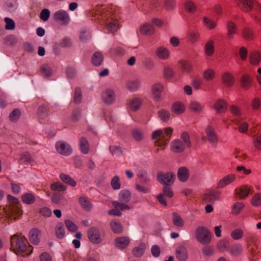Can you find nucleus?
<instances>
[{"label":"nucleus","instance_id":"nucleus-6","mask_svg":"<svg viewBox=\"0 0 261 261\" xmlns=\"http://www.w3.org/2000/svg\"><path fill=\"white\" fill-rule=\"evenodd\" d=\"M195 237L201 244H208L211 241V232L203 226L198 227L195 230Z\"/></svg>","mask_w":261,"mask_h":261},{"label":"nucleus","instance_id":"nucleus-44","mask_svg":"<svg viewBox=\"0 0 261 261\" xmlns=\"http://www.w3.org/2000/svg\"><path fill=\"white\" fill-rule=\"evenodd\" d=\"M243 250L242 246L240 244L233 245L230 249V254L233 256H238L241 254Z\"/></svg>","mask_w":261,"mask_h":261},{"label":"nucleus","instance_id":"nucleus-50","mask_svg":"<svg viewBox=\"0 0 261 261\" xmlns=\"http://www.w3.org/2000/svg\"><path fill=\"white\" fill-rule=\"evenodd\" d=\"M17 8V3L16 0H7L6 8L8 11L13 12Z\"/></svg>","mask_w":261,"mask_h":261},{"label":"nucleus","instance_id":"nucleus-53","mask_svg":"<svg viewBox=\"0 0 261 261\" xmlns=\"http://www.w3.org/2000/svg\"><path fill=\"white\" fill-rule=\"evenodd\" d=\"M50 188L52 190L63 191L66 189V187L59 182H54L51 185Z\"/></svg>","mask_w":261,"mask_h":261},{"label":"nucleus","instance_id":"nucleus-29","mask_svg":"<svg viewBox=\"0 0 261 261\" xmlns=\"http://www.w3.org/2000/svg\"><path fill=\"white\" fill-rule=\"evenodd\" d=\"M142 104V101L139 97H134L130 99L129 101V109L135 111L138 110Z\"/></svg>","mask_w":261,"mask_h":261},{"label":"nucleus","instance_id":"nucleus-40","mask_svg":"<svg viewBox=\"0 0 261 261\" xmlns=\"http://www.w3.org/2000/svg\"><path fill=\"white\" fill-rule=\"evenodd\" d=\"M60 177L61 179L65 183L67 184L72 187H74L76 185V182H75V181L70 176L66 174H61L60 175Z\"/></svg>","mask_w":261,"mask_h":261},{"label":"nucleus","instance_id":"nucleus-21","mask_svg":"<svg viewBox=\"0 0 261 261\" xmlns=\"http://www.w3.org/2000/svg\"><path fill=\"white\" fill-rule=\"evenodd\" d=\"M228 104L224 100L219 99L217 100L214 105V108L217 112L224 113L227 109Z\"/></svg>","mask_w":261,"mask_h":261},{"label":"nucleus","instance_id":"nucleus-62","mask_svg":"<svg viewBox=\"0 0 261 261\" xmlns=\"http://www.w3.org/2000/svg\"><path fill=\"white\" fill-rule=\"evenodd\" d=\"M244 206V205L243 203L237 202L234 203L232 208L233 213L236 215L238 214L243 208Z\"/></svg>","mask_w":261,"mask_h":261},{"label":"nucleus","instance_id":"nucleus-7","mask_svg":"<svg viewBox=\"0 0 261 261\" xmlns=\"http://www.w3.org/2000/svg\"><path fill=\"white\" fill-rule=\"evenodd\" d=\"M53 17L56 21L60 22L64 25L68 24L70 20L68 13L62 9L56 11L54 14Z\"/></svg>","mask_w":261,"mask_h":261},{"label":"nucleus","instance_id":"nucleus-2","mask_svg":"<svg viewBox=\"0 0 261 261\" xmlns=\"http://www.w3.org/2000/svg\"><path fill=\"white\" fill-rule=\"evenodd\" d=\"M9 204L4 208L6 218L12 221L18 219L22 215L21 204L18 199L10 195L7 196Z\"/></svg>","mask_w":261,"mask_h":261},{"label":"nucleus","instance_id":"nucleus-35","mask_svg":"<svg viewBox=\"0 0 261 261\" xmlns=\"http://www.w3.org/2000/svg\"><path fill=\"white\" fill-rule=\"evenodd\" d=\"M146 249V245L144 243H140L139 246L135 247L133 250V254L136 257H140L144 254Z\"/></svg>","mask_w":261,"mask_h":261},{"label":"nucleus","instance_id":"nucleus-64","mask_svg":"<svg viewBox=\"0 0 261 261\" xmlns=\"http://www.w3.org/2000/svg\"><path fill=\"white\" fill-rule=\"evenodd\" d=\"M206 53L208 56H211L214 52L213 42L212 41L208 42L205 46Z\"/></svg>","mask_w":261,"mask_h":261},{"label":"nucleus","instance_id":"nucleus-31","mask_svg":"<svg viewBox=\"0 0 261 261\" xmlns=\"http://www.w3.org/2000/svg\"><path fill=\"white\" fill-rule=\"evenodd\" d=\"M177 176L180 181H186L189 177V171L187 168L184 167L179 168L177 172Z\"/></svg>","mask_w":261,"mask_h":261},{"label":"nucleus","instance_id":"nucleus-47","mask_svg":"<svg viewBox=\"0 0 261 261\" xmlns=\"http://www.w3.org/2000/svg\"><path fill=\"white\" fill-rule=\"evenodd\" d=\"M107 29L111 33L115 32L119 28L118 21L116 19L112 20L107 25Z\"/></svg>","mask_w":261,"mask_h":261},{"label":"nucleus","instance_id":"nucleus-54","mask_svg":"<svg viewBox=\"0 0 261 261\" xmlns=\"http://www.w3.org/2000/svg\"><path fill=\"white\" fill-rule=\"evenodd\" d=\"M82 100V91L80 88H76L74 90L73 101L75 103H80Z\"/></svg>","mask_w":261,"mask_h":261},{"label":"nucleus","instance_id":"nucleus-57","mask_svg":"<svg viewBox=\"0 0 261 261\" xmlns=\"http://www.w3.org/2000/svg\"><path fill=\"white\" fill-rule=\"evenodd\" d=\"M159 116L163 121L166 122L170 118V114L165 110H161L159 111Z\"/></svg>","mask_w":261,"mask_h":261},{"label":"nucleus","instance_id":"nucleus-14","mask_svg":"<svg viewBox=\"0 0 261 261\" xmlns=\"http://www.w3.org/2000/svg\"><path fill=\"white\" fill-rule=\"evenodd\" d=\"M171 150L176 153L181 152L185 149V145L180 140L176 139L173 140L170 144Z\"/></svg>","mask_w":261,"mask_h":261},{"label":"nucleus","instance_id":"nucleus-46","mask_svg":"<svg viewBox=\"0 0 261 261\" xmlns=\"http://www.w3.org/2000/svg\"><path fill=\"white\" fill-rule=\"evenodd\" d=\"M79 202L83 208L86 211L91 210L92 205L88 199L85 197H82L79 198Z\"/></svg>","mask_w":261,"mask_h":261},{"label":"nucleus","instance_id":"nucleus-9","mask_svg":"<svg viewBox=\"0 0 261 261\" xmlns=\"http://www.w3.org/2000/svg\"><path fill=\"white\" fill-rule=\"evenodd\" d=\"M175 174L171 172H160L157 174L158 181L165 185H169L174 182Z\"/></svg>","mask_w":261,"mask_h":261},{"label":"nucleus","instance_id":"nucleus-45","mask_svg":"<svg viewBox=\"0 0 261 261\" xmlns=\"http://www.w3.org/2000/svg\"><path fill=\"white\" fill-rule=\"evenodd\" d=\"M40 71L43 76L49 77L53 73L51 67L47 64H43L40 67Z\"/></svg>","mask_w":261,"mask_h":261},{"label":"nucleus","instance_id":"nucleus-16","mask_svg":"<svg viewBox=\"0 0 261 261\" xmlns=\"http://www.w3.org/2000/svg\"><path fill=\"white\" fill-rule=\"evenodd\" d=\"M249 61L251 64L258 66L261 61V54L258 50H253L249 55Z\"/></svg>","mask_w":261,"mask_h":261},{"label":"nucleus","instance_id":"nucleus-58","mask_svg":"<svg viewBox=\"0 0 261 261\" xmlns=\"http://www.w3.org/2000/svg\"><path fill=\"white\" fill-rule=\"evenodd\" d=\"M251 204L253 206L257 207L261 205V195L260 194H256L252 197Z\"/></svg>","mask_w":261,"mask_h":261},{"label":"nucleus","instance_id":"nucleus-34","mask_svg":"<svg viewBox=\"0 0 261 261\" xmlns=\"http://www.w3.org/2000/svg\"><path fill=\"white\" fill-rule=\"evenodd\" d=\"M37 115L40 120H43L48 117V109L45 106H41L38 108Z\"/></svg>","mask_w":261,"mask_h":261},{"label":"nucleus","instance_id":"nucleus-39","mask_svg":"<svg viewBox=\"0 0 261 261\" xmlns=\"http://www.w3.org/2000/svg\"><path fill=\"white\" fill-rule=\"evenodd\" d=\"M241 82L242 86L244 89H249L251 85V80L250 76L246 74L242 75L241 79Z\"/></svg>","mask_w":261,"mask_h":261},{"label":"nucleus","instance_id":"nucleus-63","mask_svg":"<svg viewBox=\"0 0 261 261\" xmlns=\"http://www.w3.org/2000/svg\"><path fill=\"white\" fill-rule=\"evenodd\" d=\"M110 152L114 155L119 156L121 154L122 151L121 148L117 146H110L109 147Z\"/></svg>","mask_w":261,"mask_h":261},{"label":"nucleus","instance_id":"nucleus-22","mask_svg":"<svg viewBox=\"0 0 261 261\" xmlns=\"http://www.w3.org/2000/svg\"><path fill=\"white\" fill-rule=\"evenodd\" d=\"M21 200L24 203L31 205L35 203L36 197L32 192H28L22 195Z\"/></svg>","mask_w":261,"mask_h":261},{"label":"nucleus","instance_id":"nucleus-51","mask_svg":"<svg viewBox=\"0 0 261 261\" xmlns=\"http://www.w3.org/2000/svg\"><path fill=\"white\" fill-rule=\"evenodd\" d=\"M215 76V71L212 69H207L203 73V76L207 81L212 80Z\"/></svg>","mask_w":261,"mask_h":261},{"label":"nucleus","instance_id":"nucleus-56","mask_svg":"<svg viewBox=\"0 0 261 261\" xmlns=\"http://www.w3.org/2000/svg\"><path fill=\"white\" fill-rule=\"evenodd\" d=\"M32 161V158L30 153L28 152H23L21 154L20 159L19 160L20 163H25L28 164Z\"/></svg>","mask_w":261,"mask_h":261},{"label":"nucleus","instance_id":"nucleus-49","mask_svg":"<svg viewBox=\"0 0 261 261\" xmlns=\"http://www.w3.org/2000/svg\"><path fill=\"white\" fill-rule=\"evenodd\" d=\"M21 112L18 109H15L10 113L9 115V119L12 122H15L18 120L20 116Z\"/></svg>","mask_w":261,"mask_h":261},{"label":"nucleus","instance_id":"nucleus-32","mask_svg":"<svg viewBox=\"0 0 261 261\" xmlns=\"http://www.w3.org/2000/svg\"><path fill=\"white\" fill-rule=\"evenodd\" d=\"M189 108L193 112L199 113L202 111L203 106L196 101H192L189 105Z\"/></svg>","mask_w":261,"mask_h":261},{"label":"nucleus","instance_id":"nucleus-15","mask_svg":"<svg viewBox=\"0 0 261 261\" xmlns=\"http://www.w3.org/2000/svg\"><path fill=\"white\" fill-rule=\"evenodd\" d=\"M115 98V93L112 89L106 90L102 95L103 101L107 105H110L114 102Z\"/></svg>","mask_w":261,"mask_h":261},{"label":"nucleus","instance_id":"nucleus-20","mask_svg":"<svg viewBox=\"0 0 261 261\" xmlns=\"http://www.w3.org/2000/svg\"><path fill=\"white\" fill-rule=\"evenodd\" d=\"M163 90V86L159 83L154 84L152 87V93L154 99L158 101L161 98V94Z\"/></svg>","mask_w":261,"mask_h":261},{"label":"nucleus","instance_id":"nucleus-55","mask_svg":"<svg viewBox=\"0 0 261 261\" xmlns=\"http://www.w3.org/2000/svg\"><path fill=\"white\" fill-rule=\"evenodd\" d=\"M203 20L205 25L209 29H213L216 27V22L206 16L203 17Z\"/></svg>","mask_w":261,"mask_h":261},{"label":"nucleus","instance_id":"nucleus-10","mask_svg":"<svg viewBox=\"0 0 261 261\" xmlns=\"http://www.w3.org/2000/svg\"><path fill=\"white\" fill-rule=\"evenodd\" d=\"M88 237L89 240L94 244H99L101 242V234L99 230L95 227L89 228L88 231Z\"/></svg>","mask_w":261,"mask_h":261},{"label":"nucleus","instance_id":"nucleus-25","mask_svg":"<svg viewBox=\"0 0 261 261\" xmlns=\"http://www.w3.org/2000/svg\"><path fill=\"white\" fill-rule=\"evenodd\" d=\"M116 246L120 249L126 248L129 243V239L127 237H120L116 239Z\"/></svg>","mask_w":261,"mask_h":261},{"label":"nucleus","instance_id":"nucleus-52","mask_svg":"<svg viewBox=\"0 0 261 261\" xmlns=\"http://www.w3.org/2000/svg\"><path fill=\"white\" fill-rule=\"evenodd\" d=\"M4 21L6 23L5 29L7 30H13L15 28V23L14 20L9 17H5Z\"/></svg>","mask_w":261,"mask_h":261},{"label":"nucleus","instance_id":"nucleus-60","mask_svg":"<svg viewBox=\"0 0 261 261\" xmlns=\"http://www.w3.org/2000/svg\"><path fill=\"white\" fill-rule=\"evenodd\" d=\"M50 11L47 9H43L40 12V17L43 21H46L49 18Z\"/></svg>","mask_w":261,"mask_h":261},{"label":"nucleus","instance_id":"nucleus-37","mask_svg":"<svg viewBox=\"0 0 261 261\" xmlns=\"http://www.w3.org/2000/svg\"><path fill=\"white\" fill-rule=\"evenodd\" d=\"M184 7L186 10L190 13L195 12L197 9L195 4L191 0L184 1Z\"/></svg>","mask_w":261,"mask_h":261},{"label":"nucleus","instance_id":"nucleus-17","mask_svg":"<svg viewBox=\"0 0 261 261\" xmlns=\"http://www.w3.org/2000/svg\"><path fill=\"white\" fill-rule=\"evenodd\" d=\"M208 140L213 145H216L218 139L214 129L211 126H208L205 130Z\"/></svg>","mask_w":261,"mask_h":261},{"label":"nucleus","instance_id":"nucleus-48","mask_svg":"<svg viewBox=\"0 0 261 261\" xmlns=\"http://www.w3.org/2000/svg\"><path fill=\"white\" fill-rule=\"evenodd\" d=\"M56 234L58 238L62 239L65 235V230L62 223H58L56 227Z\"/></svg>","mask_w":261,"mask_h":261},{"label":"nucleus","instance_id":"nucleus-8","mask_svg":"<svg viewBox=\"0 0 261 261\" xmlns=\"http://www.w3.org/2000/svg\"><path fill=\"white\" fill-rule=\"evenodd\" d=\"M56 148L58 153L65 156L70 155L72 152L70 145L68 143L62 141L56 143Z\"/></svg>","mask_w":261,"mask_h":261},{"label":"nucleus","instance_id":"nucleus-11","mask_svg":"<svg viewBox=\"0 0 261 261\" xmlns=\"http://www.w3.org/2000/svg\"><path fill=\"white\" fill-rule=\"evenodd\" d=\"M220 195L219 192L208 190L203 194L202 198L205 202L212 203L219 199Z\"/></svg>","mask_w":261,"mask_h":261},{"label":"nucleus","instance_id":"nucleus-19","mask_svg":"<svg viewBox=\"0 0 261 261\" xmlns=\"http://www.w3.org/2000/svg\"><path fill=\"white\" fill-rule=\"evenodd\" d=\"M140 85L141 82L138 79L129 80L126 83L127 89L130 92L137 91Z\"/></svg>","mask_w":261,"mask_h":261},{"label":"nucleus","instance_id":"nucleus-18","mask_svg":"<svg viewBox=\"0 0 261 261\" xmlns=\"http://www.w3.org/2000/svg\"><path fill=\"white\" fill-rule=\"evenodd\" d=\"M176 258L180 261H185L188 258L187 248L184 246H180L176 250Z\"/></svg>","mask_w":261,"mask_h":261},{"label":"nucleus","instance_id":"nucleus-41","mask_svg":"<svg viewBox=\"0 0 261 261\" xmlns=\"http://www.w3.org/2000/svg\"><path fill=\"white\" fill-rule=\"evenodd\" d=\"M80 146L81 151L84 154L88 153L89 151V143L87 140L84 138L82 137L80 140Z\"/></svg>","mask_w":261,"mask_h":261},{"label":"nucleus","instance_id":"nucleus-42","mask_svg":"<svg viewBox=\"0 0 261 261\" xmlns=\"http://www.w3.org/2000/svg\"><path fill=\"white\" fill-rule=\"evenodd\" d=\"M227 29L228 31V37L229 39H232L233 38V34L236 32L237 27L236 24L231 22L229 21L227 24Z\"/></svg>","mask_w":261,"mask_h":261},{"label":"nucleus","instance_id":"nucleus-12","mask_svg":"<svg viewBox=\"0 0 261 261\" xmlns=\"http://www.w3.org/2000/svg\"><path fill=\"white\" fill-rule=\"evenodd\" d=\"M155 55L158 58L162 60L168 59L170 56L169 50L164 46H161L155 49Z\"/></svg>","mask_w":261,"mask_h":261},{"label":"nucleus","instance_id":"nucleus-13","mask_svg":"<svg viewBox=\"0 0 261 261\" xmlns=\"http://www.w3.org/2000/svg\"><path fill=\"white\" fill-rule=\"evenodd\" d=\"M40 231L36 228L31 229L29 234L30 241L34 245L38 244L40 242Z\"/></svg>","mask_w":261,"mask_h":261},{"label":"nucleus","instance_id":"nucleus-23","mask_svg":"<svg viewBox=\"0 0 261 261\" xmlns=\"http://www.w3.org/2000/svg\"><path fill=\"white\" fill-rule=\"evenodd\" d=\"M103 60V57L101 53L99 51L95 52L91 58L92 64L95 66H100Z\"/></svg>","mask_w":261,"mask_h":261},{"label":"nucleus","instance_id":"nucleus-59","mask_svg":"<svg viewBox=\"0 0 261 261\" xmlns=\"http://www.w3.org/2000/svg\"><path fill=\"white\" fill-rule=\"evenodd\" d=\"M243 236V231L241 229H236L231 233V237L234 240H239Z\"/></svg>","mask_w":261,"mask_h":261},{"label":"nucleus","instance_id":"nucleus-3","mask_svg":"<svg viewBox=\"0 0 261 261\" xmlns=\"http://www.w3.org/2000/svg\"><path fill=\"white\" fill-rule=\"evenodd\" d=\"M237 6L244 12L251 11L253 7L259 14L253 16L254 19L259 24H261V6L255 1L251 0H236Z\"/></svg>","mask_w":261,"mask_h":261},{"label":"nucleus","instance_id":"nucleus-36","mask_svg":"<svg viewBox=\"0 0 261 261\" xmlns=\"http://www.w3.org/2000/svg\"><path fill=\"white\" fill-rule=\"evenodd\" d=\"M250 106L252 111L257 112L261 108V99L258 97H255L252 99Z\"/></svg>","mask_w":261,"mask_h":261},{"label":"nucleus","instance_id":"nucleus-43","mask_svg":"<svg viewBox=\"0 0 261 261\" xmlns=\"http://www.w3.org/2000/svg\"><path fill=\"white\" fill-rule=\"evenodd\" d=\"M185 110L184 105L179 102H176L172 105V111L176 114L182 113Z\"/></svg>","mask_w":261,"mask_h":261},{"label":"nucleus","instance_id":"nucleus-1","mask_svg":"<svg viewBox=\"0 0 261 261\" xmlns=\"http://www.w3.org/2000/svg\"><path fill=\"white\" fill-rule=\"evenodd\" d=\"M10 243L12 251L17 255L25 256L33 252V248L29 244L27 238L21 234L17 233L11 236Z\"/></svg>","mask_w":261,"mask_h":261},{"label":"nucleus","instance_id":"nucleus-4","mask_svg":"<svg viewBox=\"0 0 261 261\" xmlns=\"http://www.w3.org/2000/svg\"><path fill=\"white\" fill-rule=\"evenodd\" d=\"M173 129L171 127L165 128L164 132L162 129H158L152 134V139L155 140V145L164 147L169 142L172 133Z\"/></svg>","mask_w":261,"mask_h":261},{"label":"nucleus","instance_id":"nucleus-27","mask_svg":"<svg viewBox=\"0 0 261 261\" xmlns=\"http://www.w3.org/2000/svg\"><path fill=\"white\" fill-rule=\"evenodd\" d=\"M253 136V143L255 147L259 150H261V131H258L256 133L255 130H252Z\"/></svg>","mask_w":261,"mask_h":261},{"label":"nucleus","instance_id":"nucleus-61","mask_svg":"<svg viewBox=\"0 0 261 261\" xmlns=\"http://www.w3.org/2000/svg\"><path fill=\"white\" fill-rule=\"evenodd\" d=\"M165 8L167 10H172L175 7L176 2L175 0H165Z\"/></svg>","mask_w":261,"mask_h":261},{"label":"nucleus","instance_id":"nucleus-28","mask_svg":"<svg viewBox=\"0 0 261 261\" xmlns=\"http://www.w3.org/2000/svg\"><path fill=\"white\" fill-rule=\"evenodd\" d=\"M154 27L149 23H146L140 27V31L143 34L146 35H151L154 32Z\"/></svg>","mask_w":261,"mask_h":261},{"label":"nucleus","instance_id":"nucleus-33","mask_svg":"<svg viewBox=\"0 0 261 261\" xmlns=\"http://www.w3.org/2000/svg\"><path fill=\"white\" fill-rule=\"evenodd\" d=\"M110 226L115 233H120L122 231V226L118 220H112L110 223Z\"/></svg>","mask_w":261,"mask_h":261},{"label":"nucleus","instance_id":"nucleus-5","mask_svg":"<svg viewBox=\"0 0 261 261\" xmlns=\"http://www.w3.org/2000/svg\"><path fill=\"white\" fill-rule=\"evenodd\" d=\"M130 192L128 190H122L119 195L120 201H114L112 205L115 208H119L121 211L128 210L130 207L126 204L130 199Z\"/></svg>","mask_w":261,"mask_h":261},{"label":"nucleus","instance_id":"nucleus-38","mask_svg":"<svg viewBox=\"0 0 261 261\" xmlns=\"http://www.w3.org/2000/svg\"><path fill=\"white\" fill-rule=\"evenodd\" d=\"M172 221L176 227H181L184 225V221L181 217L177 213H172Z\"/></svg>","mask_w":261,"mask_h":261},{"label":"nucleus","instance_id":"nucleus-26","mask_svg":"<svg viewBox=\"0 0 261 261\" xmlns=\"http://www.w3.org/2000/svg\"><path fill=\"white\" fill-rule=\"evenodd\" d=\"M236 178L233 174H229L222 178L218 184L219 188H223L232 182Z\"/></svg>","mask_w":261,"mask_h":261},{"label":"nucleus","instance_id":"nucleus-30","mask_svg":"<svg viewBox=\"0 0 261 261\" xmlns=\"http://www.w3.org/2000/svg\"><path fill=\"white\" fill-rule=\"evenodd\" d=\"M224 84L227 86H231L234 83V76L229 73L225 72L222 75Z\"/></svg>","mask_w":261,"mask_h":261},{"label":"nucleus","instance_id":"nucleus-24","mask_svg":"<svg viewBox=\"0 0 261 261\" xmlns=\"http://www.w3.org/2000/svg\"><path fill=\"white\" fill-rule=\"evenodd\" d=\"M250 190L246 186H242L239 189H236L234 193L240 197L241 199L245 198L249 194Z\"/></svg>","mask_w":261,"mask_h":261}]
</instances>
